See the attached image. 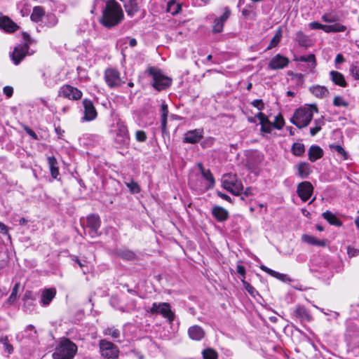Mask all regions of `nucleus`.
Wrapping results in <instances>:
<instances>
[{
  "label": "nucleus",
  "instance_id": "nucleus-1",
  "mask_svg": "<svg viewBox=\"0 0 359 359\" xmlns=\"http://www.w3.org/2000/svg\"><path fill=\"white\" fill-rule=\"evenodd\" d=\"M123 18V11L118 3L115 0H109L102 10L100 23L107 28H112L118 25Z\"/></svg>",
  "mask_w": 359,
  "mask_h": 359
},
{
  "label": "nucleus",
  "instance_id": "nucleus-2",
  "mask_svg": "<svg viewBox=\"0 0 359 359\" xmlns=\"http://www.w3.org/2000/svg\"><path fill=\"white\" fill-rule=\"evenodd\" d=\"M314 112H318L316 104L299 108L295 110L290 121L299 128H305L312 120Z\"/></svg>",
  "mask_w": 359,
  "mask_h": 359
},
{
  "label": "nucleus",
  "instance_id": "nucleus-3",
  "mask_svg": "<svg viewBox=\"0 0 359 359\" xmlns=\"http://www.w3.org/2000/svg\"><path fill=\"white\" fill-rule=\"evenodd\" d=\"M77 352V346L67 338L61 339L52 354L53 359H73Z\"/></svg>",
  "mask_w": 359,
  "mask_h": 359
},
{
  "label": "nucleus",
  "instance_id": "nucleus-4",
  "mask_svg": "<svg viewBox=\"0 0 359 359\" xmlns=\"http://www.w3.org/2000/svg\"><path fill=\"white\" fill-rule=\"evenodd\" d=\"M222 183L224 189L236 196L240 195L243 189L242 183L237 180L236 175L232 174L224 175Z\"/></svg>",
  "mask_w": 359,
  "mask_h": 359
},
{
  "label": "nucleus",
  "instance_id": "nucleus-5",
  "mask_svg": "<svg viewBox=\"0 0 359 359\" xmlns=\"http://www.w3.org/2000/svg\"><path fill=\"white\" fill-rule=\"evenodd\" d=\"M149 73L153 78V87L158 91L164 90L170 86L171 79L163 75L159 69L155 67H150Z\"/></svg>",
  "mask_w": 359,
  "mask_h": 359
},
{
  "label": "nucleus",
  "instance_id": "nucleus-6",
  "mask_svg": "<svg viewBox=\"0 0 359 359\" xmlns=\"http://www.w3.org/2000/svg\"><path fill=\"white\" fill-rule=\"evenodd\" d=\"M151 314H161L165 318L172 322L175 318V314L172 311L170 305L166 302L156 303L152 304L151 308L147 311Z\"/></svg>",
  "mask_w": 359,
  "mask_h": 359
},
{
  "label": "nucleus",
  "instance_id": "nucleus-7",
  "mask_svg": "<svg viewBox=\"0 0 359 359\" xmlns=\"http://www.w3.org/2000/svg\"><path fill=\"white\" fill-rule=\"evenodd\" d=\"M114 135V140L119 144H127L129 140V135L126 126L118 121L114 126V128L111 130Z\"/></svg>",
  "mask_w": 359,
  "mask_h": 359
},
{
  "label": "nucleus",
  "instance_id": "nucleus-8",
  "mask_svg": "<svg viewBox=\"0 0 359 359\" xmlns=\"http://www.w3.org/2000/svg\"><path fill=\"white\" fill-rule=\"evenodd\" d=\"M100 349L101 355L107 359H117L119 351L116 346L107 340H100Z\"/></svg>",
  "mask_w": 359,
  "mask_h": 359
},
{
  "label": "nucleus",
  "instance_id": "nucleus-9",
  "mask_svg": "<svg viewBox=\"0 0 359 359\" xmlns=\"http://www.w3.org/2000/svg\"><path fill=\"white\" fill-rule=\"evenodd\" d=\"M313 192V187L309 181L300 182L297 187V193L301 200L304 202L307 201Z\"/></svg>",
  "mask_w": 359,
  "mask_h": 359
},
{
  "label": "nucleus",
  "instance_id": "nucleus-10",
  "mask_svg": "<svg viewBox=\"0 0 359 359\" xmlns=\"http://www.w3.org/2000/svg\"><path fill=\"white\" fill-rule=\"evenodd\" d=\"M105 81L110 88L118 87L125 82L120 78L119 72L114 69H109L105 71Z\"/></svg>",
  "mask_w": 359,
  "mask_h": 359
},
{
  "label": "nucleus",
  "instance_id": "nucleus-11",
  "mask_svg": "<svg viewBox=\"0 0 359 359\" xmlns=\"http://www.w3.org/2000/svg\"><path fill=\"white\" fill-rule=\"evenodd\" d=\"M60 96L69 100H77L82 96V93L76 88L69 85L63 86L59 91Z\"/></svg>",
  "mask_w": 359,
  "mask_h": 359
},
{
  "label": "nucleus",
  "instance_id": "nucleus-12",
  "mask_svg": "<svg viewBox=\"0 0 359 359\" xmlns=\"http://www.w3.org/2000/svg\"><path fill=\"white\" fill-rule=\"evenodd\" d=\"M29 46L27 43H23L16 46L11 55L12 60L15 65H18L25 57L28 52Z\"/></svg>",
  "mask_w": 359,
  "mask_h": 359
},
{
  "label": "nucleus",
  "instance_id": "nucleus-13",
  "mask_svg": "<svg viewBox=\"0 0 359 359\" xmlns=\"http://www.w3.org/2000/svg\"><path fill=\"white\" fill-rule=\"evenodd\" d=\"M84 108L83 119L86 121L94 120L97 115V111L91 100L85 99L83 101Z\"/></svg>",
  "mask_w": 359,
  "mask_h": 359
},
{
  "label": "nucleus",
  "instance_id": "nucleus-14",
  "mask_svg": "<svg viewBox=\"0 0 359 359\" xmlns=\"http://www.w3.org/2000/svg\"><path fill=\"white\" fill-rule=\"evenodd\" d=\"M100 226V219L99 216L91 215L87 217V227L89 229V234L92 238L97 236Z\"/></svg>",
  "mask_w": 359,
  "mask_h": 359
},
{
  "label": "nucleus",
  "instance_id": "nucleus-15",
  "mask_svg": "<svg viewBox=\"0 0 359 359\" xmlns=\"http://www.w3.org/2000/svg\"><path fill=\"white\" fill-rule=\"evenodd\" d=\"M289 63V60L285 56L280 54L275 55L269 64V67L271 69H280L287 67Z\"/></svg>",
  "mask_w": 359,
  "mask_h": 359
},
{
  "label": "nucleus",
  "instance_id": "nucleus-16",
  "mask_svg": "<svg viewBox=\"0 0 359 359\" xmlns=\"http://www.w3.org/2000/svg\"><path fill=\"white\" fill-rule=\"evenodd\" d=\"M203 136L201 129L189 130L184 134V142L194 144L199 142Z\"/></svg>",
  "mask_w": 359,
  "mask_h": 359
},
{
  "label": "nucleus",
  "instance_id": "nucleus-17",
  "mask_svg": "<svg viewBox=\"0 0 359 359\" xmlns=\"http://www.w3.org/2000/svg\"><path fill=\"white\" fill-rule=\"evenodd\" d=\"M123 3V7L125 8L127 15L133 17L137 13L140 7L137 0H119Z\"/></svg>",
  "mask_w": 359,
  "mask_h": 359
},
{
  "label": "nucleus",
  "instance_id": "nucleus-18",
  "mask_svg": "<svg viewBox=\"0 0 359 359\" xmlns=\"http://www.w3.org/2000/svg\"><path fill=\"white\" fill-rule=\"evenodd\" d=\"M0 28L7 32H14L18 26L9 18L4 16L0 18Z\"/></svg>",
  "mask_w": 359,
  "mask_h": 359
},
{
  "label": "nucleus",
  "instance_id": "nucleus-19",
  "mask_svg": "<svg viewBox=\"0 0 359 359\" xmlns=\"http://www.w3.org/2000/svg\"><path fill=\"white\" fill-rule=\"evenodd\" d=\"M212 214L218 222H224L229 217V212L225 208L218 205L212 208Z\"/></svg>",
  "mask_w": 359,
  "mask_h": 359
},
{
  "label": "nucleus",
  "instance_id": "nucleus-20",
  "mask_svg": "<svg viewBox=\"0 0 359 359\" xmlns=\"http://www.w3.org/2000/svg\"><path fill=\"white\" fill-rule=\"evenodd\" d=\"M189 337L193 340L199 341L205 335L203 330L198 325H194L189 327L188 330Z\"/></svg>",
  "mask_w": 359,
  "mask_h": 359
},
{
  "label": "nucleus",
  "instance_id": "nucleus-21",
  "mask_svg": "<svg viewBox=\"0 0 359 359\" xmlns=\"http://www.w3.org/2000/svg\"><path fill=\"white\" fill-rule=\"evenodd\" d=\"M310 91L318 98H325L329 96L330 92L328 89L323 86H314L310 88Z\"/></svg>",
  "mask_w": 359,
  "mask_h": 359
},
{
  "label": "nucleus",
  "instance_id": "nucleus-22",
  "mask_svg": "<svg viewBox=\"0 0 359 359\" xmlns=\"http://www.w3.org/2000/svg\"><path fill=\"white\" fill-rule=\"evenodd\" d=\"M330 76L332 81L335 84L340 87H346L347 83L345 80L344 75L337 71H331L330 72Z\"/></svg>",
  "mask_w": 359,
  "mask_h": 359
},
{
  "label": "nucleus",
  "instance_id": "nucleus-23",
  "mask_svg": "<svg viewBox=\"0 0 359 359\" xmlns=\"http://www.w3.org/2000/svg\"><path fill=\"white\" fill-rule=\"evenodd\" d=\"M56 294V290L53 288L46 289L42 292L41 303L43 306L48 305Z\"/></svg>",
  "mask_w": 359,
  "mask_h": 359
},
{
  "label": "nucleus",
  "instance_id": "nucleus-24",
  "mask_svg": "<svg viewBox=\"0 0 359 359\" xmlns=\"http://www.w3.org/2000/svg\"><path fill=\"white\" fill-rule=\"evenodd\" d=\"M295 317L299 318L301 322H310L312 319L311 316L308 313L305 308L298 306L294 311Z\"/></svg>",
  "mask_w": 359,
  "mask_h": 359
},
{
  "label": "nucleus",
  "instance_id": "nucleus-25",
  "mask_svg": "<svg viewBox=\"0 0 359 359\" xmlns=\"http://www.w3.org/2000/svg\"><path fill=\"white\" fill-rule=\"evenodd\" d=\"M302 240L304 242H305L309 245H311L324 247L326 245L325 241L319 240L317 238H316L313 236H311V235H308V234H304L302 236Z\"/></svg>",
  "mask_w": 359,
  "mask_h": 359
},
{
  "label": "nucleus",
  "instance_id": "nucleus-26",
  "mask_svg": "<svg viewBox=\"0 0 359 359\" xmlns=\"http://www.w3.org/2000/svg\"><path fill=\"white\" fill-rule=\"evenodd\" d=\"M323 151L318 146H311L309 150V159L314 162L323 156Z\"/></svg>",
  "mask_w": 359,
  "mask_h": 359
},
{
  "label": "nucleus",
  "instance_id": "nucleus-27",
  "mask_svg": "<svg viewBox=\"0 0 359 359\" xmlns=\"http://www.w3.org/2000/svg\"><path fill=\"white\" fill-rule=\"evenodd\" d=\"M48 163L52 177L55 179L57 178L59 175V168L56 158L54 156H49L48 157Z\"/></svg>",
  "mask_w": 359,
  "mask_h": 359
},
{
  "label": "nucleus",
  "instance_id": "nucleus-28",
  "mask_svg": "<svg viewBox=\"0 0 359 359\" xmlns=\"http://www.w3.org/2000/svg\"><path fill=\"white\" fill-rule=\"evenodd\" d=\"M295 60L307 62L311 70H313L316 66V60L313 54L299 56V57L296 58Z\"/></svg>",
  "mask_w": 359,
  "mask_h": 359
},
{
  "label": "nucleus",
  "instance_id": "nucleus-29",
  "mask_svg": "<svg viewBox=\"0 0 359 359\" xmlns=\"http://www.w3.org/2000/svg\"><path fill=\"white\" fill-rule=\"evenodd\" d=\"M45 15V11L41 6H35L31 15V20L34 22H39Z\"/></svg>",
  "mask_w": 359,
  "mask_h": 359
},
{
  "label": "nucleus",
  "instance_id": "nucleus-30",
  "mask_svg": "<svg viewBox=\"0 0 359 359\" xmlns=\"http://www.w3.org/2000/svg\"><path fill=\"white\" fill-rule=\"evenodd\" d=\"M323 217L332 225L340 226L342 224L340 220L332 212L330 211L323 212Z\"/></svg>",
  "mask_w": 359,
  "mask_h": 359
},
{
  "label": "nucleus",
  "instance_id": "nucleus-31",
  "mask_svg": "<svg viewBox=\"0 0 359 359\" xmlns=\"http://www.w3.org/2000/svg\"><path fill=\"white\" fill-rule=\"evenodd\" d=\"M161 130L162 132L164 133L166 130L167 117L168 114V105L164 102L161 104Z\"/></svg>",
  "mask_w": 359,
  "mask_h": 359
},
{
  "label": "nucleus",
  "instance_id": "nucleus-32",
  "mask_svg": "<svg viewBox=\"0 0 359 359\" xmlns=\"http://www.w3.org/2000/svg\"><path fill=\"white\" fill-rule=\"evenodd\" d=\"M325 32L326 33L330 32H341L346 29V27L339 23H335L334 25H325Z\"/></svg>",
  "mask_w": 359,
  "mask_h": 359
},
{
  "label": "nucleus",
  "instance_id": "nucleus-33",
  "mask_svg": "<svg viewBox=\"0 0 359 359\" xmlns=\"http://www.w3.org/2000/svg\"><path fill=\"white\" fill-rule=\"evenodd\" d=\"M116 255L125 260H133L135 256L133 252L128 249L117 250Z\"/></svg>",
  "mask_w": 359,
  "mask_h": 359
},
{
  "label": "nucleus",
  "instance_id": "nucleus-34",
  "mask_svg": "<svg viewBox=\"0 0 359 359\" xmlns=\"http://www.w3.org/2000/svg\"><path fill=\"white\" fill-rule=\"evenodd\" d=\"M310 165L309 163L303 162L298 165V173L302 178H306L310 174Z\"/></svg>",
  "mask_w": 359,
  "mask_h": 359
},
{
  "label": "nucleus",
  "instance_id": "nucleus-35",
  "mask_svg": "<svg viewBox=\"0 0 359 359\" xmlns=\"http://www.w3.org/2000/svg\"><path fill=\"white\" fill-rule=\"evenodd\" d=\"M315 126L310 128V133L311 136H315L322 128V126H324L325 121L323 116L316 119L314 121Z\"/></svg>",
  "mask_w": 359,
  "mask_h": 359
},
{
  "label": "nucleus",
  "instance_id": "nucleus-36",
  "mask_svg": "<svg viewBox=\"0 0 359 359\" xmlns=\"http://www.w3.org/2000/svg\"><path fill=\"white\" fill-rule=\"evenodd\" d=\"M182 6L180 4H176L175 1H168L167 5V11L172 15H176L181 11Z\"/></svg>",
  "mask_w": 359,
  "mask_h": 359
},
{
  "label": "nucleus",
  "instance_id": "nucleus-37",
  "mask_svg": "<svg viewBox=\"0 0 359 359\" xmlns=\"http://www.w3.org/2000/svg\"><path fill=\"white\" fill-rule=\"evenodd\" d=\"M282 37V30L281 28H278L273 36V37L271 39L269 46L267 47V49L269 50L278 45V43L280 42V39Z\"/></svg>",
  "mask_w": 359,
  "mask_h": 359
},
{
  "label": "nucleus",
  "instance_id": "nucleus-38",
  "mask_svg": "<svg viewBox=\"0 0 359 359\" xmlns=\"http://www.w3.org/2000/svg\"><path fill=\"white\" fill-rule=\"evenodd\" d=\"M198 166L201 171L202 175L210 183L211 185H213L215 183V180L210 171L209 170L204 169L201 163H199Z\"/></svg>",
  "mask_w": 359,
  "mask_h": 359
},
{
  "label": "nucleus",
  "instance_id": "nucleus-39",
  "mask_svg": "<svg viewBox=\"0 0 359 359\" xmlns=\"http://www.w3.org/2000/svg\"><path fill=\"white\" fill-rule=\"evenodd\" d=\"M20 283H16L12 290V292L10 294L7 302L9 304H12L15 302L17 299V294L20 288Z\"/></svg>",
  "mask_w": 359,
  "mask_h": 359
},
{
  "label": "nucleus",
  "instance_id": "nucleus-40",
  "mask_svg": "<svg viewBox=\"0 0 359 359\" xmlns=\"http://www.w3.org/2000/svg\"><path fill=\"white\" fill-rule=\"evenodd\" d=\"M203 359H217V353L212 348H206L203 351Z\"/></svg>",
  "mask_w": 359,
  "mask_h": 359
},
{
  "label": "nucleus",
  "instance_id": "nucleus-41",
  "mask_svg": "<svg viewBox=\"0 0 359 359\" xmlns=\"http://www.w3.org/2000/svg\"><path fill=\"white\" fill-rule=\"evenodd\" d=\"M292 151L294 155L301 156L305 151L304 145L301 143H294L292 146Z\"/></svg>",
  "mask_w": 359,
  "mask_h": 359
},
{
  "label": "nucleus",
  "instance_id": "nucleus-42",
  "mask_svg": "<svg viewBox=\"0 0 359 359\" xmlns=\"http://www.w3.org/2000/svg\"><path fill=\"white\" fill-rule=\"evenodd\" d=\"M333 104L335 107H347L348 106V102H346L341 96L337 95L334 97Z\"/></svg>",
  "mask_w": 359,
  "mask_h": 359
},
{
  "label": "nucleus",
  "instance_id": "nucleus-43",
  "mask_svg": "<svg viewBox=\"0 0 359 359\" xmlns=\"http://www.w3.org/2000/svg\"><path fill=\"white\" fill-rule=\"evenodd\" d=\"M126 185L133 194H137L140 191V186L133 180H131L129 182H126Z\"/></svg>",
  "mask_w": 359,
  "mask_h": 359
},
{
  "label": "nucleus",
  "instance_id": "nucleus-44",
  "mask_svg": "<svg viewBox=\"0 0 359 359\" xmlns=\"http://www.w3.org/2000/svg\"><path fill=\"white\" fill-rule=\"evenodd\" d=\"M104 334L109 335L114 339L118 338L120 337V331L114 327H107L104 331Z\"/></svg>",
  "mask_w": 359,
  "mask_h": 359
},
{
  "label": "nucleus",
  "instance_id": "nucleus-45",
  "mask_svg": "<svg viewBox=\"0 0 359 359\" xmlns=\"http://www.w3.org/2000/svg\"><path fill=\"white\" fill-rule=\"evenodd\" d=\"M330 147L331 149L336 151L338 154L343 156L344 159L348 158V154L341 146L338 144H330Z\"/></svg>",
  "mask_w": 359,
  "mask_h": 359
},
{
  "label": "nucleus",
  "instance_id": "nucleus-46",
  "mask_svg": "<svg viewBox=\"0 0 359 359\" xmlns=\"http://www.w3.org/2000/svg\"><path fill=\"white\" fill-rule=\"evenodd\" d=\"M350 73L355 79L359 80V63L358 62L353 63L351 66Z\"/></svg>",
  "mask_w": 359,
  "mask_h": 359
},
{
  "label": "nucleus",
  "instance_id": "nucleus-47",
  "mask_svg": "<svg viewBox=\"0 0 359 359\" xmlns=\"http://www.w3.org/2000/svg\"><path fill=\"white\" fill-rule=\"evenodd\" d=\"M271 276L283 281V282H290L292 280L286 274L280 273L277 271H273Z\"/></svg>",
  "mask_w": 359,
  "mask_h": 359
},
{
  "label": "nucleus",
  "instance_id": "nucleus-48",
  "mask_svg": "<svg viewBox=\"0 0 359 359\" xmlns=\"http://www.w3.org/2000/svg\"><path fill=\"white\" fill-rule=\"evenodd\" d=\"M224 24V22L219 20L218 19H215V20L214 22L213 28H212L213 32H215V33L222 32L223 30Z\"/></svg>",
  "mask_w": 359,
  "mask_h": 359
},
{
  "label": "nucleus",
  "instance_id": "nucleus-49",
  "mask_svg": "<svg viewBox=\"0 0 359 359\" xmlns=\"http://www.w3.org/2000/svg\"><path fill=\"white\" fill-rule=\"evenodd\" d=\"M284 119L282 117L281 115H278L276 116L275 118V121L273 123V127L277 128V129H280L283 128V125H284Z\"/></svg>",
  "mask_w": 359,
  "mask_h": 359
},
{
  "label": "nucleus",
  "instance_id": "nucleus-50",
  "mask_svg": "<svg viewBox=\"0 0 359 359\" xmlns=\"http://www.w3.org/2000/svg\"><path fill=\"white\" fill-rule=\"evenodd\" d=\"M243 285L245 289L250 293V294L254 297L258 294L257 290L250 283L243 281Z\"/></svg>",
  "mask_w": 359,
  "mask_h": 359
},
{
  "label": "nucleus",
  "instance_id": "nucleus-51",
  "mask_svg": "<svg viewBox=\"0 0 359 359\" xmlns=\"http://www.w3.org/2000/svg\"><path fill=\"white\" fill-rule=\"evenodd\" d=\"M147 135L143 130H137L135 133V138L137 141L144 142L147 140Z\"/></svg>",
  "mask_w": 359,
  "mask_h": 359
},
{
  "label": "nucleus",
  "instance_id": "nucleus-52",
  "mask_svg": "<svg viewBox=\"0 0 359 359\" xmlns=\"http://www.w3.org/2000/svg\"><path fill=\"white\" fill-rule=\"evenodd\" d=\"M261 130L267 133H271L272 128L273 127V124L269 120L261 124Z\"/></svg>",
  "mask_w": 359,
  "mask_h": 359
},
{
  "label": "nucleus",
  "instance_id": "nucleus-53",
  "mask_svg": "<svg viewBox=\"0 0 359 359\" xmlns=\"http://www.w3.org/2000/svg\"><path fill=\"white\" fill-rule=\"evenodd\" d=\"M309 27L312 29H322L325 32V25H322L318 22H313L309 24Z\"/></svg>",
  "mask_w": 359,
  "mask_h": 359
},
{
  "label": "nucleus",
  "instance_id": "nucleus-54",
  "mask_svg": "<svg viewBox=\"0 0 359 359\" xmlns=\"http://www.w3.org/2000/svg\"><path fill=\"white\" fill-rule=\"evenodd\" d=\"M297 39L298 40L299 43L302 45L305 46L306 43V36L303 34L302 32H298L297 34Z\"/></svg>",
  "mask_w": 359,
  "mask_h": 359
},
{
  "label": "nucleus",
  "instance_id": "nucleus-55",
  "mask_svg": "<svg viewBox=\"0 0 359 359\" xmlns=\"http://www.w3.org/2000/svg\"><path fill=\"white\" fill-rule=\"evenodd\" d=\"M322 19L326 22H334L337 21V18L334 15L325 14L323 15Z\"/></svg>",
  "mask_w": 359,
  "mask_h": 359
},
{
  "label": "nucleus",
  "instance_id": "nucleus-56",
  "mask_svg": "<svg viewBox=\"0 0 359 359\" xmlns=\"http://www.w3.org/2000/svg\"><path fill=\"white\" fill-rule=\"evenodd\" d=\"M347 253L350 257H355L359 255V250L351 247H348Z\"/></svg>",
  "mask_w": 359,
  "mask_h": 359
},
{
  "label": "nucleus",
  "instance_id": "nucleus-57",
  "mask_svg": "<svg viewBox=\"0 0 359 359\" xmlns=\"http://www.w3.org/2000/svg\"><path fill=\"white\" fill-rule=\"evenodd\" d=\"M252 104L257 108L259 110H262L264 109V104L262 100H255L252 102Z\"/></svg>",
  "mask_w": 359,
  "mask_h": 359
},
{
  "label": "nucleus",
  "instance_id": "nucleus-58",
  "mask_svg": "<svg viewBox=\"0 0 359 359\" xmlns=\"http://www.w3.org/2000/svg\"><path fill=\"white\" fill-rule=\"evenodd\" d=\"M4 93L8 97H11L13 93V88L11 86H6L3 89Z\"/></svg>",
  "mask_w": 359,
  "mask_h": 359
},
{
  "label": "nucleus",
  "instance_id": "nucleus-59",
  "mask_svg": "<svg viewBox=\"0 0 359 359\" xmlns=\"http://www.w3.org/2000/svg\"><path fill=\"white\" fill-rule=\"evenodd\" d=\"M229 15L230 10L229 8H226V11L224 13V14L219 18H218V20L224 23L226 20L229 18Z\"/></svg>",
  "mask_w": 359,
  "mask_h": 359
},
{
  "label": "nucleus",
  "instance_id": "nucleus-60",
  "mask_svg": "<svg viewBox=\"0 0 359 359\" xmlns=\"http://www.w3.org/2000/svg\"><path fill=\"white\" fill-rule=\"evenodd\" d=\"M23 300L25 301V304H26L29 300L33 302L34 299L32 297V292L31 291H27L24 295Z\"/></svg>",
  "mask_w": 359,
  "mask_h": 359
},
{
  "label": "nucleus",
  "instance_id": "nucleus-61",
  "mask_svg": "<svg viewBox=\"0 0 359 359\" xmlns=\"http://www.w3.org/2000/svg\"><path fill=\"white\" fill-rule=\"evenodd\" d=\"M256 117L259 120L260 124H262L269 120L268 118L262 112L258 113L256 115Z\"/></svg>",
  "mask_w": 359,
  "mask_h": 359
},
{
  "label": "nucleus",
  "instance_id": "nucleus-62",
  "mask_svg": "<svg viewBox=\"0 0 359 359\" xmlns=\"http://www.w3.org/2000/svg\"><path fill=\"white\" fill-rule=\"evenodd\" d=\"M0 233L4 235H8V227L2 222H0Z\"/></svg>",
  "mask_w": 359,
  "mask_h": 359
},
{
  "label": "nucleus",
  "instance_id": "nucleus-63",
  "mask_svg": "<svg viewBox=\"0 0 359 359\" xmlns=\"http://www.w3.org/2000/svg\"><path fill=\"white\" fill-rule=\"evenodd\" d=\"M25 130H26L27 133L29 135H30L32 138H34V140H37L38 139V137H37L36 134L32 129H30L28 127H26L25 128Z\"/></svg>",
  "mask_w": 359,
  "mask_h": 359
},
{
  "label": "nucleus",
  "instance_id": "nucleus-64",
  "mask_svg": "<svg viewBox=\"0 0 359 359\" xmlns=\"http://www.w3.org/2000/svg\"><path fill=\"white\" fill-rule=\"evenodd\" d=\"M217 195H218L220 198H222V199H224V200H226V201H231V198H230L228 195H226V194H224V193H222V192H220V191H218V192H217Z\"/></svg>",
  "mask_w": 359,
  "mask_h": 359
}]
</instances>
